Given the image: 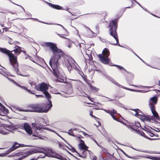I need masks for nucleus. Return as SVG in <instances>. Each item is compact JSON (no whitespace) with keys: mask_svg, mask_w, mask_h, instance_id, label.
<instances>
[{"mask_svg":"<svg viewBox=\"0 0 160 160\" xmlns=\"http://www.w3.org/2000/svg\"><path fill=\"white\" fill-rule=\"evenodd\" d=\"M44 44L46 47H49L53 53V56L51 57L49 61V64L52 69L54 76L61 80L60 82H64V78L62 76L61 69L58 68L59 65L58 61L63 55L62 52L61 50L58 48L55 43L46 42Z\"/></svg>","mask_w":160,"mask_h":160,"instance_id":"obj_1","label":"nucleus"},{"mask_svg":"<svg viewBox=\"0 0 160 160\" xmlns=\"http://www.w3.org/2000/svg\"><path fill=\"white\" fill-rule=\"evenodd\" d=\"M0 52L8 55L11 65L14 68L15 71L18 75L26 77L29 76V74L27 73L25 74L21 73L18 69V63L17 58V56L22 52L21 47L17 46L15 49L12 51H9L5 48L0 47Z\"/></svg>","mask_w":160,"mask_h":160,"instance_id":"obj_2","label":"nucleus"},{"mask_svg":"<svg viewBox=\"0 0 160 160\" xmlns=\"http://www.w3.org/2000/svg\"><path fill=\"white\" fill-rule=\"evenodd\" d=\"M52 106V105L51 104L48 106H46L45 105L42 106L38 104H35L28 105V108L27 109L19 108H17V109L20 111L46 113L51 108Z\"/></svg>","mask_w":160,"mask_h":160,"instance_id":"obj_3","label":"nucleus"},{"mask_svg":"<svg viewBox=\"0 0 160 160\" xmlns=\"http://www.w3.org/2000/svg\"><path fill=\"white\" fill-rule=\"evenodd\" d=\"M117 19H115L114 20L110 22L109 25L110 27L109 29L110 34L111 36L113 37L115 41V42H114L112 41H111V44L112 45H117L121 47L119 43L117 33L116 31L117 28Z\"/></svg>","mask_w":160,"mask_h":160,"instance_id":"obj_4","label":"nucleus"},{"mask_svg":"<svg viewBox=\"0 0 160 160\" xmlns=\"http://www.w3.org/2000/svg\"><path fill=\"white\" fill-rule=\"evenodd\" d=\"M33 128L35 129V134H33V136L37 137L38 138H39L38 136L39 133L42 132L43 131V129H45L48 131H50L55 133L58 136L60 137L62 139L64 140L65 142V140L62 138L60 136L58 133H57L55 131L50 129L47 128H46L45 126L42 125L40 124H38L37 123L33 124Z\"/></svg>","mask_w":160,"mask_h":160,"instance_id":"obj_5","label":"nucleus"},{"mask_svg":"<svg viewBox=\"0 0 160 160\" xmlns=\"http://www.w3.org/2000/svg\"><path fill=\"white\" fill-rule=\"evenodd\" d=\"M33 128L35 129V134H33V136L37 137L38 138H39L38 136L39 133L42 132L43 131V129H45L48 131H50L55 133L58 136L60 137L62 139L64 140L65 142V140L62 138L60 136L58 133H57L55 131L50 129L47 128H46L45 126L42 125L40 124H38L37 123L33 124Z\"/></svg>","mask_w":160,"mask_h":160,"instance_id":"obj_6","label":"nucleus"},{"mask_svg":"<svg viewBox=\"0 0 160 160\" xmlns=\"http://www.w3.org/2000/svg\"><path fill=\"white\" fill-rule=\"evenodd\" d=\"M158 98L156 96H154L150 98L149 101V105L151 110L153 116L156 119H159V116L158 113L155 109V105L157 103Z\"/></svg>","mask_w":160,"mask_h":160,"instance_id":"obj_7","label":"nucleus"},{"mask_svg":"<svg viewBox=\"0 0 160 160\" xmlns=\"http://www.w3.org/2000/svg\"><path fill=\"white\" fill-rule=\"evenodd\" d=\"M64 64L67 67L68 71L70 72L72 69L73 68L80 72V71L77 66H78L75 60L72 58L66 59L64 60Z\"/></svg>","mask_w":160,"mask_h":160,"instance_id":"obj_8","label":"nucleus"},{"mask_svg":"<svg viewBox=\"0 0 160 160\" xmlns=\"http://www.w3.org/2000/svg\"><path fill=\"white\" fill-rule=\"evenodd\" d=\"M102 53L103 55L100 54L98 55V57L102 63L107 64L109 62V59L108 58L109 55V50L107 48H104L102 51Z\"/></svg>","mask_w":160,"mask_h":160,"instance_id":"obj_9","label":"nucleus"},{"mask_svg":"<svg viewBox=\"0 0 160 160\" xmlns=\"http://www.w3.org/2000/svg\"><path fill=\"white\" fill-rule=\"evenodd\" d=\"M14 129L15 127L13 125H5L3 127H0V133L3 135L7 134Z\"/></svg>","mask_w":160,"mask_h":160,"instance_id":"obj_10","label":"nucleus"},{"mask_svg":"<svg viewBox=\"0 0 160 160\" xmlns=\"http://www.w3.org/2000/svg\"><path fill=\"white\" fill-rule=\"evenodd\" d=\"M44 153L45 154V156H46L49 157L56 158L62 160H65V159H62V158H63L62 157L58 155L55 152L53 151L51 149H48L46 151L45 150ZM65 159L66 160V159Z\"/></svg>","mask_w":160,"mask_h":160,"instance_id":"obj_11","label":"nucleus"},{"mask_svg":"<svg viewBox=\"0 0 160 160\" xmlns=\"http://www.w3.org/2000/svg\"><path fill=\"white\" fill-rule=\"evenodd\" d=\"M49 85L45 82H42L38 85V87L36 88V90L38 91H41L44 92L48 89Z\"/></svg>","mask_w":160,"mask_h":160,"instance_id":"obj_12","label":"nucleus"},{"mask_svg":"<svg viewBox=\"0 0 160 160\" xmlns=\"http://www.w3.org/2000/svg\"><path fill=\"white\" fill-rule=\"evenodd\" d=\"M19 147V144L16 142H15L13 146L8 150L6 151L5 153H2L0 154V157H5L6 155L7 154H9L11 152L17 149Z\"/></svg>","mask_w":160,"mask_h":160,"instance_id":"obj_13","label":"nucleus"},{"mask_svg":"<svg viewBox=\"0 0 160 160\" xmlns=\"http://www.w3.org/2000/svg\"><path fill=\"white\" fill-rule=\"evenodd\" d=\"M72 151L73 152H76L78 155V156L79 157H82L85 158L86 157L87 153L88 150H80L81 153L80 154L78 153L76 150L73 148H72Z\"/></svg>","mask_w":160,"mask_h":160,"instance_id":"obj_14","label":"nucleus"},{"mask_svg":"<svg viewBox=\"0 0 160 160\" xmlns=\"http://www.w3.org/2000/svg\"><path fill=\"white\" fill-rule=\"evenodd\" d=\"M96 109H101L103 110L104 111L106 112L109 113L112 118L115 120L116 121H118V119L115 117L114 115L116 113L117 111L114 109H112V110H106L104 109H99V108H96Z\"/></svg>","mask_w":160,"mask_h":160,"instance_id":"obj_15","label":"nucleus"},{"mask_svg":"<svg viewBox=\"0 0 160 160\" xmlns=\"http://www.w3.org/2000/svg\"><path fill=\"white\" fill-rule=\"evenodd\" d=\"M96 109H101L103 110L104 111L106 112L109 113L112 118L115 120L116 121H118V119L115 117L114 115L116 113L117 111L114 109H112V110H106L104 109H99V108H96Z\"/></svg>","mask_w":160,"mask_h":160,"instance_id":"obj_16","label":"nucleus"},{"mask_svg":"<svg viewBox=\"0 0 160 160\" xmlns=\"http://www.w3.org/2000/svg\"><path fill=\"white\" fill-rule=\"evenodd\" d=\"M23 127L27 133L29 135H31L32 134V128L27 123H24Z\"/></svg>","mask_w":160,"mask_h":160,"instance_id":"obj_17","label":"nucleus"},{"mask_svg":"<svg viewBox=\"0 0 160 160\" xmlns=\"http://www.w3.org/2000/svg\"><path fill=\"white\" fill-rule=\"evenodd\" d=\"M8 112V110L0 102V115L4 116Z\"/></svg>","mask_w":160,"mask_h":160,"instance_id":"obj_18","label":"nucleus"},{"mask_svg":"<svg viewBox=\"0 0 160 160\" xmlns=\"http://www.w3.org/2000/svg\"><path fill=\"white\" fill-rule=\"evenodd\" d=\"M114 84H115L116 85L120 87H121L123 88H124V89H125L127 90H128L129 91H133V92H141V91L140 90H135L132 89H130L129 88H128L125 87H124L120 84H119L118 83L116 82L115 81H114V82H113Z\"/></svg>","mask_w":160,"mask_h":160,"instance_id":"obj_19","label":"nucleus"},{"mask_svg":"<svg viewBox=\"0 0 160 160\" xmlns=\"http://www.w3.org/2000/svg\"><path fill=\"white\" fill-rule=\"evenodd\" d=\"M43 93L44 94L46 98L47 99L49 102V103H48L45 104V106H49V105L50 104H52V102L50 100L51 97L50 94L47 91H44V92H43Z\"/></svg>","mask_w":160,"mask_h":160,"instance_id":"obj_20","label":"nucleus"},{"mask_svg":"<svg viewBox=\"0 0 160 160\" xmlns=\"http://www.w3.org/2000/svg\"><path fill=\"white\" fill-rule=\"evenodd\" d=\"M134 111L135 112L134 114L135 116L140 119L141 118V117L144 115L138 109H135Z\"/></svg>","mask_w":160,"mask_h":160,"instance_id":"obj_21","label":"nucleus"},{"mask_svg":"<svg viewBox=\"0 0 160 160\" xmlns=\"http://www.w3.org/2000/svg\"><path fill=\"white\" fill-rule=\"evenodd\" d=\"M79 148L80 150L87 149V147L85 145L83 140H81V143L78 145Z\"/></svg>","mask_w":160,"mask_h":160,"instance_id":"obj_22","label":"nucleus"},{"mask_svg":"<svg viewBox=\"0 0 160 160\" xmlns=\"http://www.w3.org/2000/svg\"><path fill=\"white\" fill-rule=\"evenodd\" d=\"M46 3L48 4V5L52 8L58 10H62L63 9V8L61 6L58 5H55L52 4L51 3H49L48 2H46Z\"/></svg>","mask_w":160,"mask_h":160,"instance_id":"obj_23","label":"nucleus"},{"mask_svg":"<svg viewBox=\"0 0 160 160\" xmlns=\"http://www.w3.org/2000/svg\"><path fill=\"white\" fill-rule=\"evenodd\" d=\"M88 85L91 90L94 92L96 93L99 90L98 88L93 86L91 84H89Z\"/></svg>","mask_w":160,"mask_h":160,"instance_id":"obj_24","label":"nucleus"},{"mask_svg":"<svg viewBox=\"0 0 160 160\" xmlns=\"http://www.w3.org/2000/svg\"><path fill=\"white\" fill-rule=\"evenodd\" d=\"M141 119L145 121H150V118L149 116L145 115H144L141 117Z\"/></svg>","mask_w":160,"mask_h":160,"instance_id":"obj_25","label":"nucleus"},{"mask_svg":"<svg viewBox=\"0 0 160 160\" xmlns=\"http://www.w3.org/2000/svg\"><path fill=\"white\" fill-rule=\"evenodd\" d=\"M21 155H23V152H19L17 153H13L8 156V157H13L15 156H19Z\"/></svg>","mask_w":160,"mask_h":160,"instance_id":"obj_26","label":"nucleus"},{"mask_svg":"<svg viewBox=\"0 0 160 160\" xmlns=\"http://www.w3.org/2000/svg\"><path fill=\"white\" fill-rule=\"evenodd\" d=\"M147 158L153 160H160V158H158L156 157L150 156L146 157Z\"/></svg>","mask_w":160,"mask_h":160,"instance_id":"obj_27","label":"nucleus"},{"mask_svg":"<svg viewBox=\"0 0 160 160\" xmlns=\"http://www.w3.org/2000/svg\"><path fill=\"white\" fill-rule=\"evenodd\" d=\"M20 88H22L23 89L25 90L27 92H29V93H30L32 94H34V92H32V91H31L30 90H29L28 89H27V87L25 86H21V87H20Z\"/></svg>","mask_w":160,"mask_h":160,"instance_id":"obj_28","label":"nucleus"},{"mask_svg":"<svg viewBox=\"0 0 160 160\" xmlns=\"http://www.w3.org/2000/svg\"><path fill=\"white\" fill-rule=\"evenodd\" d=\"M29 84L31 85V86L32 87H34L36 89V88L38 87V85H36V84L33 81H29Z\"/></svg>","mask_w":160,"mask_h":160,"instance_id":"obj_29","label":"nucleus"},{"mask_svg":"<svg viewBox=\"0 0 160 160\" xmlns=\"http://www.w3.org/2000/svg\"><path fill=\"white\" fill-rule=\"evenodd\" d=\"M141 135L142 136H143L144 137H145L146 138H147L149 140H155V139H158L156 138H149L148 137V136H147L146 135H145V134L143 132H142V134H141Z\"/></svg>","mask_w":160,"mask_h":160,"instance_id":"obj_30","label":"nucleus"},{"mask_svg":"<svg viewBox=\"0 0 160 160\" xmlns=\"http://www.w3.org/2000/svg\"><path fill=\"white\" fill-rule=\"evenodd\" d=\"M88 32L89 34L88 35L89 37L91 38L92 36H93V32L90 29H88Z\"/></svg>","mask_w":160,"mask_h":160,"instance_id":"obj_31","label":"nucleus"},{"mask_svg":"<svg viewBox=\"0 0 160 160\" xmlns=\"http://www.w3.org/2000/svg\"><path fill=\"white\" fill-rule=\"evenodd\" d=\"M77 84L80 86V88L84 86L83 83L80 80L77 81Z\"/></svg>","mask_w":160,"mask_h":160,"instance_id":"obj_32","label":"nucleus"},{"mask_svg":"<svg viewBox=\"0 0 160 160\" xmlns=\"http://www.w3.org/2000/svg\"><path fill=\"white\" fill-rule=\"evenodd\" d=\"M0 73L5 76H9L11 75V74L10 73L8 72H6L5 71H4L3 72H2V73H1L0 72Z\"/></svg>","mask_w":160,"mask_h":160,"instance_id":"obj_33","label":"nucleus"},{"mask_svg":"<svg viewBox=\"0 0 160 160\" xmlns=\"http://www.w3.org/2000/svg\"><path fill=\"white\" fill-rule=\"evenodd\" d=\"M114 66H116L120 70H121L122 69H123L125 72H127L126 70L124 69L122 67V66H120L118 65H114Z\"/></svg>","mask_w":160,"mask_h":160,"instance_id":"obj_34","label":"nucleus"},{"mask_svg":"<svg viewBox=\"0 0 160 160\" xmlns=\"http://www.w3.org/2000/svg\"><path fill=\"white\" fill-rule=\"evenodd\" d=\"M147 133L148 135L149 136L151 137H153L154 136V135H155L154 134L152 133L149 131H147Z\"/></svg>","mask_w":160,"mask_h":160,"instance_id":"obj_35","label":"nucleus"},{"mask_svg":"<svg viewBox=\"0 0 160 160\" xmlns=\"http://www.w3.org/2000/svg\"><path fill=\"white\" fill-rule=\"evenodd\" d=\"M52 92L54 94H60V93L59 92H58V91L56 90L55 89L53 88L52 90Z\"/></svg>","mask_w":160,"mask_h":160,"instance_id":"obj_36","label":"nucleus"},{"mask_svg":"<svg viewBox=\"0 0 160 160\" xmlns=\"http://www.w3.org/2000/svg\"><path fill=\"white\" fill-rule=\"evenodd\" d=\"M73 43L74 42L72 41H69V44L68 45V47L69 48H71L72 45Z\"/></svg>","mask_w":160,"mask_h":160,"instance_id":"obj_37","label":"nucleus"},{"mask_svg":"<svg viewBox=\"0 0 160 160\" xmlns=\"http://www.w3.org/2000/svg\"><path fill=\"white\" fill-rule=\"evenodd\" d=\"M135 126L138 128H139L141 126L140 123L138 122H135Z\"/></svg>","mask_w":160,"mask_h":160,"instance_id":"obj_38","label":"nucleus"},{"mask_svg":"<svg viewBox=\"0 0 160 160\" xmlns=\"http://www.w3.org/2000/svg\"><path fill=\"white\" fill-rule=\"evenodd\" d=\"M107 78L108 79V80H109L111 82H112V83H113L114 82V81H115L111 77H110L108 76L107 77Z\"/></svg>","mask_w":160,"mask_h":160,"instance_id":"obj_39","label":"nucleus"},{"mask_svg":"<svg viewBox=\"0 0 160 160\" xmlns=\"http://www.w3.org/2000/svg\"><path fill=\"white\" fill-rule=\"evenodd\" d=\"M68 133L69 134L72 136H74V135H73V131L72 130L70 129L69 130Z\"/></svg>","mask_w":160,"mask_h":160,"instance_id":"obj_40","label":"nucleus"},{"mask_svg":"<svg viewBox=\"0 0 160 160\" xmlns=\"http://www.w3.org/2000/svg\"><path fill=\"white\" fill-rule=\"evenodd\" d=\"M11 81L12 82H13L14 83H15L17 86H19L20 87H21V85H19L18 83L15 82L14 80H13L12 79H11Z\"/></svg>","mask_w":160,"mask_h":160,"instance_id":"obj_41","label":"nucleus"},{"mask_svg":"<svg viewBox=\"0 0 160 160\" xmlns=\"http://www.w3.org/2000/svg\"><path fill=\"white\" fill-rule=\"evenodd\" d=\"M39 60L42 62V63H45V62L44 61V60L43 59V58H39Z\"/></svg>","mask_w":160,"mask_h":160,"instance_id":"obj_42","label":"nucleus"},{"mask_svg":"<svg viewBox=\"0 0 160 160\" xmlns=\"http://www.w3.org/2000/svg\"><path fill=\"white\" fill-rule=\"evenodd\" d=\"M75 44L76 45V46H78L79 45L80 48L81 47V44L79 43H78V42H75Z\"/></svg>","mask_w":160,"mask_h":160,"instance_id":"obj_43","label":"nucleus"},{"mask_svg":"<svg viewBox=\"0 0 160 160\" xmlns=\"http://www.w3.org/2000/svg\"><path fill=\"white\" fill-rule=\"evenodd\" d=\"M82 133V134L84 135V136H89V135H88V134H87V133H86L85 132H83V131H82L81 132Z\"/></svg>","mask_w":160,"mask_h":160,"instance_id":"obj_44","label":"nucleus"},{"mask_svg":"<svg viewBox=\"0 0 160 160\" xmlns=\"http://www.w3.org/2000/svg\"><path fill=\"white\" fill-rule=\"evenodd\" d=\"M90 115L92 117L94 118H96L95 116L92 115V111L90 113Z\"/></svg>","mask_w":160,"mask_h":160,"instance_id":"obj_45","label":"nucleus"},{"mask_svg":"<svg viewBox=\"0 0 160 160\" xmlns=\"http://www.w3.org/2000/svg\"><path fill=\"white\" fill-rule=\"evenodd\" d=\"M57 25H59V26H61V27L63 28V29H64V30H65L66 32H67V30H66V29H65V28H64V27H63V26H62V25H61L59 24H57Z\"/></svg>","mask_w":160,"mask_h":160,"instance_id":"obj_46","label":"nucleus"},{"mask_svg":"<svg viewBox=\"0 0 160 160\" xmlns=\"http://www.w3.org/2000/svg\"><path fill=\"white\" fill-rule=\"evenodd\" d=\"M35 96H36V97L37 98H38V97H42V95H36Z\"/></svg>","mask_w":160,"mask_h":160,"instance_id":"obj_47","label":"nucleus"},{"mask_svg":"<svg viewBox=\"0 0 160 160\" xmlns=\"http://www.w3.org/2000/svg\"><path fill=\"white\" fill-rule=\"evenodd\" d=\"M100 41L102 42H104L105 41V40L104 39L100 38Z\"/></svg>","mask_w":160,"mask_h":160,"instance_id":"obj_48","label":"nucleus"},{"mask_svg":"<svg viewBox=\"0 0 160 160\" xmlns=\"http://www.w3.org/2000/svg\"><path fill=\"white\" fill-rule=\"evenodd\" d=\"M122 152L125 155V156H126V157H128L130 158L129 157H128V155L127 154L124 152H123V151H122Z\"/></svg>","mask_w":160,"mask_h":160,"instance_id":"obj_49","label":"nucleus"},{"mask_svg":"<svg viewBox=\"0 0 160 160\" xmlns=\"http://www.w3.org/2000/svg\"><path fill=\"white\" fill-rule=\"evenodd\" d=\"M40 120L41 121L43 122V123H45V121L44 120V119L43 118H41V120Z\"/></svg>","mask_w":160,"mask_h":160,"instance_id":"obj_50","label":"nucleus"},{"mask_svg":"<svg viewBox=\"0 0 160 160\" xmlns=\"http://www.w3.org/2000/svg\"><path fill=\"white\" fill-rule=\"evenodd\" d=\"M134 54L137 57H138L143 62H144L142 60V59H141L136 54L133 52Z\"/></svg>","mask_w":160,"mask_h":160,"instance_id":"obj_51","label":"nucleus"},{"mask_svg":"<svg viewBox=\"0 0 160 160\" xmlns=\"http://www.w3.org/2000/svg\"><path fill=\"white\" fill-rule=\"evenodd\" d=\"M96 159H97V157L96 156H94L93 157V158H92V160H96Z\"/></svg>","mask_w":160,"mask_h":160,"instance_id":"obj_52","label":"nucleus"},{"mask_svg":"<svg viewBox=\"0 0 160 160\" xmlns=\"http://www.w3.org/2000/svg\"><path fill=\"white\" fill-rule=\"evenodd\" d=\"M67 148H68L69 150H71L72 151V152H73L72 151V147H71V148H69L68 147H67Z\"/></svg>","mask_w":160,"mask_h":160,"instance_id":"obj_53","label":"nucleus"},{"mask_svg":"<svg viewBox=\"0 0 160 160\" xmlns=\"http://www.w3.org/2000/svg\"><path fill=\"white\" fill-rule=\"evenodd\" d=\"M134 2H136L140 6H141L142 8V7L141 6H140V5L138 3V2L136 0H133Z\"/></svg>","mask_w":160,"mask_h":160,"instance_id":"obj_54","label":"nucleus"},{"mask_svg":"<svg viewBox=\"0 0 160 160\" xmlns=\"http://www.w3.org/2000/svg\"><path fill=\"white\" fill-rule=\"evenodd\" d=\"M130 85H131V86H134L135 87H136L140 88V87L139 86H136V85H131V84H130Z\"/></svg>","mask_w":160,"mask_h":160,"instance_id":"obj_55","label":"nucleus"},{"mask_svg":"<svg viewBox=\"0 0 160 160\" xmlns=\"http://www.w3.org/2000/svg\"><path fill=\"white\" fill-rule=\"evenodd\" d=\"M75 28L76 29L77 31L78 35L79 37H80V35L79 34V31L78 30H77L76 28Z\"/></svg>","mask_w":160,"mask_h":160,"instance_id":"obj_56","label":"nucleus"},{"mask_svg":"<svg viewBox=\"0 0 160 160\" xmlns=\"http://www.w3.org/2000/svg\"><path fill=\"white\" fill-rule=\"evenodd\" d=\"M94 141L98 145V142H97L95 140H94Z\"/></svg>","mask_w":160,"mask_h":160,"instance_id":"obj_57","label":"nucleus"},{"mask_svg":"<svg viewBox=\"0 0 160 160\" xmlns=\"http://www.w3.org/2000/svg\"><path fill=\"white\" fill-rule=\"evenodd\" d=\"M98 126H100L101 125L100 122H98Z\"/></svg>","mask_w":160,"mask_h":160,"instance_id":"obj_58","label":"nucleus"},{"mask_svg":"<svg viewBox=\"0 0 160 160\" xmlns=\"http://www.w3.org/2000/svg\"><path fill=\"white\" fill-rule=\"evenodd\" d=\"M155 134L156 135H154V136H155L156 137H158V134Z\"/></svg>","mask_w":160,"mask_h":160,"instance_id":"obj_59","label":"nucleus"},{"mask_svg":"<svg viewBox=\"0 0 160 160\" xmlns=\"http://www.w3.org/2000/svg\"><path fill=\"white\" fill-rule=\"evenodd\" d=\"M96 29L97 30H98V26H96Z\"/></svg>","mask_w":160,"mask_h":160,"instance_id":"obj_60","label":"nucleus"},{"mask_svg":"<svg viewBox=\"0 0 160 160\" xmlns=\"http://www.w3.org/2000/svg\"><path fill=\"white\" fill-rule=\"evenodd\" d=\"M154 153H157V154H160V152H153Z\"/></svg>","mask_w":160,"mask_h":160,"instance_id":"obj_61","label":"nucleus"},{"mask_svg":"<svg viewBox=\"0 0 160 160\" xmlns=\"http://www.w3.org/2000/svg\"><path fill=\"white\" fill-rule=\"evenodd\" d=\"M9 13H11L12 14H15V13H14L13 12H10Z\"/></svg>","mask_w":160,"mask_h":160,"instance_id":"obj_62","label":"nucleus"},{"mask_svg":"<svg viewBox=\"0 0 160 160\" xmlns=\"http://www.w3.org/2000/svg\"><path fill=\"white\" fill-rule=\"evenodd\" d=\"M0 25H1V26L2 27H3V24H0Z\"/></svg>","mask_w":160,"mask_h":160,"instance_id":"obj_63","label":"nucleus"},{"mask_svg":"<svg viewBox=\"0 0 160 160\" xmlns=\"http://www.w3.org/2000/svg\"><path fill=\"white\" fill-rule=\"evenodd\" d=\"M158 85L160 86V82L159 81V83L158 84Z\"/></svg>","mask_w":160,"mask_h":160,"instance_id":"obj_64","label":"nucleus"}]
</instances>
